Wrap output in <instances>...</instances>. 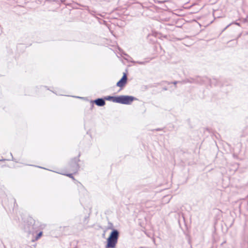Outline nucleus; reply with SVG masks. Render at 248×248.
<instances>
[{
    "label": "nucleus",
    "instance_id": "1",
    "mask_svg": "<svg viewBox=\"0 0 248 248\" xmlns=\"http://www.w3.org/2000/svg\"><path fill=\"white\" fill-rule=\"evenodd\" d=\"M119 233L117 230H113L107 239V248H114L118 241Z\"/></svg>",
    "mask_w": 248,
    "mask_h": 248
},
{
    "label": "nucleus",
    "instance_id": "2",
    "mask_svg": "<svg viewBox=\"0 0 248 248\" xmlns=\"http://www.w3.org/2000/svg\"><path fill=\"white\" fill-rule=\"evenodd\" d=\"M134 100V97L130 96L121 95L120 103L130 104Z\"/></svg>",
    "mask_w": 248,
    "mask_h": 248
},
{
    "label": "nucleus",
    "instance_id": "3",
    "mask_svg": "<svg viewBox=\"0 0 248 248\" xmlns=\"http://www.w3.org/2000/svg\"><path fill=\"white\" fill-rule=\"evenodd\" d=\"M126 76L124 74L122 78L117 82V86L120 87H123L126 82Z\"/></svg>",
    "mask_w": 248,
    "mask_h": 248
},
{
    "label": "nucleus",
    "instance_id": "4",
    "mask_svg": "<svg viewBox=\"0 0 248 248\" xmlns=\"http://www.w3.org/2000/svg\"><path fill=\"white\" fill-rule=\"evenodd\" d=\"M95 103L98 106H103L105 105V101L101 98L97 99L94 101Z\"/></svg>",
    "mask_w": 248,
    "mask_h": 248
},
{
    "label": "nucleus",
    "instance_id": "5",
    "mask_svg": "<svg viewBox=\"0 0 248 248\" xmlns=\"http://www.w3.org/2000/svg\"><path fill=\"white\" fill-rule=\"evenodd\" d=\"M121 96L117 97H113L112 101L114 102L120 103Z\"/></svg>",
    "mask_w": 248,
    "mask_h": 248
},
{
    "label": "nucleus",
    "instance_id": "6",
    "mask_svg": "<svg viewBox=\"0 0 248 248\" xmlns=\"http://www.w3.org/2000/svg\"><path fill=\"white\" fill-rule=\"evenodd\" d=\"M107 100H112L113 96H108L105 98Z\"/></svg>",
    "mask_w": 248,
    "mask_h": 248
},
{
    "label": "nucleus",
    "instance_id": "7",
    "mask_svg": "<svg viewBox=\"0 0 248 248\" xmlns=\"http://www.w3.org/2000/svg\"><path fill=\"white\" fill-rule=\"evenodd\" d=\"M42 232H40L38 233L36 239L37 240L38 239H39L42 236Z\"/></svg>",
    "mask_w": 248,
    "mask_h": 248
},
{
    "label": "nucleus",
    "instance_id": "8",
    "mask_svg": "<svg viewBox=\"0 0 248 248\" xmlns=\"http://www.w3.org/2000/svg\"><path fill=\"white\" fill-rule=\"evenodd\" d=\"M68 176L70 177H72V174H68Z\"/></svg>",
    "mask_w": 248,
    "mask_h": 248
}]
</instances>
